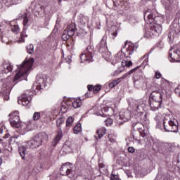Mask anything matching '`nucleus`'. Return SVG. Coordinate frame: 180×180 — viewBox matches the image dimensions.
Here are the masks:
<instances>
[{"mask_svg":"<svg viewBox=\"0 0 180 180\" xmlns=\"http://www.w3.org/2000/svg\"><path fill=\"white\" fill-rule=\"evenodd\" d=\"M144 20L146 23H149L150 25L155 24L153 25V29L155 30V33L156 36H160L162 32V27L161 25L157 24V20L158 17L154 16L153 14V11L148 9L143 15Z\"/></svg>","mask_w":180,"mask_h":180,"instance_id":"5","label":"nucleus"},{"mask_svg":"<svg viewBox=\"0 0 180 180\" xmlns=\"http://www.w3.org/2000/svg\"><path fill=\"white\" fill-rule=\"evenodd\" d=\"M143 58H145V60H143L144 65H147V63H148V53L145 54L143 57L140 58V60H143Z\"/></svg>","mask_w":180,"mask_h":180,"instance_id":"40","label":"nucleus"},{"mask_svg":"<svg viewBox=\"0 0 180 180\" xmlns=\"http://www.w3.org/2000/svg\"><path fill=\"white\" fill-rule=\"evenodd\" d=\"M4 128L0 127V134H2L4 133Z\"/></svg>","mask_w":180,"mask_h":180,"instance_id":"55","label":"nucleus"},{"mask_svg":"<svg viewBox=\"0 0 180 180\" xmlns=\"http://www.w3.org/2000/svg\"><path fill=\"white\" fill-rule=\"evenodd\" d=\"M127 57L129 56H125L124 59L122 60L121 63L122 68L121 70H118V72H123V71L124 70V67H131V65H133V62L127 59Z\"/></svg>","mask_w":180,"mask_h":180,"instance_id":"19","label":"nucleus"},{"mask_svg":"<svg viewBox=\"0 0 180 180\" xmlns=\"http://www.w3.org/2000/svg\"><path fill=\"white\" fill-rule=\"evenodd\" d=\"M137 68H136L134 69L131 70L129 72L125 73L122 77L121 79H124V78H127V77H129V75H130V74H133V72H134V71H136Z\"/></svg>","mask_w":180,"mask_h":180,"instance_id":"35","label":"nucleus"},{"mask_svg":"<svg viewBox=\"0 0 180 180\" xmlns=\"http://www.w3.org/2000/svg\"><path fill=\"white\" fill-rule=\"evenodd\" d=\"M93 91L94 94H98V91H101V86H96L93 88Z\"/></svg>","mask_w":180,"mask_h":180,"instance_id":"42","label":"nucleus"},{"mask_svg":"<svg viewBox=\"0 0 180 180\" xmlns=\"http://www.w3.org/2000/svg\"><path fill=\"white\" fill-rule=\"evenodd\" d=\"M62 138H63V130H61L60 128H59L57 131V134L52 142V146L53 147H56V144H58V141H60Z\"/></svg>","mask_w":180,"mask_h":180,"instance_id":"20","label":"nucleus"},{"mask_svg":"<svg viewBox=\"0 0 180 180\" xmlns=\"http://www.w3.org/2000/svg\"><path fill=\"white\" fill-rule=\"evenodd\" d=\"M155 121L157 129L160 130L165 129V131H172L173 133H178L179 131L178 120L171 118L169 115L158 113L155 117Z\"/></svg>","mask_w":180,"mask_h":180,"instance_id":"2","label":"nucleus"},{"mask_svg":"<svg viewBox=\"0 0 180 180\" xmlns=\"http://www.w3.org/2000/svg\"><path fill=\"white\" fill-rule=\"evenodd\" d=\"M32 12L34 16H38V18H43V16H44V6L40 4H35L32 8Z\"/></svg>","mask_w":180,"mask_h":180,"instance_id":"15","label":"nucleus"},{"mask_svg":"<svg viewBox=\"0 0 180 180\" xmlns=\"http://www.w3.org/2000/svg\"><path fill=\"white\" fill-rule=\"evenodd\" d=\"M32 94L30 91H27L25 93L22 94L18 99L19 105H22L26 108H30L32 105V98L33 96Z\"/></svg>","mask_w":180,"mask_h":180,"instance_id":"8","label":"nucleus"},{"mask_svg":"<svg viewBox=\"0 0 180 180\" xmlns=\"http://www.w3.org/2000/svg\"><path fill=\"white\" fill-rule=\"evenodd\" d=\"M141 79H143V71L138 70L134 75V82L135 85L138 81H141Z\"/></svg>","mask_w":180,"mask_h":180,"instance_id":"24","label":"nucleus"},{"mask_svg":"<svg viewBox=\"0 0 180 180\" xmlns=\"http://www.w3.org/2000/svg\"><path fill=\"white\" fill-rule=\"evenodd\" d=\"M146 140L147 141H146V139H144V141L146 142L147 146H151V142L148 141V139H146Z\"/></svg>","mask_w":180,"mask_h":180,"instance_id":"50","label":"nucleus"},{"mask_svg":"<svg viewBox=\"0 0 180 180\" xmlns=\"http://www.w3.org/2000/svg\"><path fill=\"white\" fill-rule=\"evenodd\" d=\"M159 180H172L171 176L166 174L163 175Z\"/></svg>","mask_w":180,"mask_h":180,"instance_id":"41","label":"nucleus"},{"mask_svg":"<svg viewBox=\"0 0 180 180\" xmlns=\"http://www.w3.org/2000/svg\"><path fill=\"white\" fill-rule=\"evenodd\" d=\"M89 22V18L87 16H82L80 20L81 25H83V26H86V25H88V22Z\"/></svg>","mask_w":180,"mask_h":180,"instance_id":"30","label":"nucleus"},{"mask_svg":"<svg viewBox=\"0 0 180 180\" xmlns=\"http://www.w3.org/2000/svg\"><path fill=\"white\" fill-rule=\"evenodd\" d=\"M43 115H44V112H35L32 116V119L33 120H39Z\"/></svg>","mask_w":180,"mask_h":180,"instance_id":"28","label":"nucleus"},{"mask_svg":"<svg viewBox=\"0 0 180 180\" xmlns=\"http://www.w3.org/2000/svg\"><path fill=\"white\" fill-rule=\"evenodd\" d=\"M18 137H19V136H18V135L13 136L11 138V141H12L13 140H15V139H18Z\"/></svg>","mask_w":180,"mask_h":180,"instance_id":"52","label":"nucleus"},{"mask_svg":"<svg viewBox=\"0 0 180 180\" xmlns=\"http://www.w3.org/2000/svg\"><path fill=\"white\" fill-rule=\"evenodd\" d=\"M162 4L164 5L165 9H169L171 6V0H162Z\"/></svg>","mask_w":180,"mask_h":180,"instance_id":"34","label":"nucleus"},{"mask_svg":"<svg viewBox=\"0 0 180 180\" xmlns=\"http://www.w3.org/2000/svg\"><path fill=\"white\" fill-rule=\"evenodd\" d=\"M66 129H65V133H68V128H65Z\"/></svg>","mask_w":180,"mask_h":180,"instance_id":"58","label":"nucleus"},{"mask_svg":"<svg viewBox=\"0 0 180 180\" xmlns=\"http://www.w3.org/2000/svg\"><path fill=\"white\" fill-rule=\"evenodd\" d=\"M3 86L2 91H0V98L4 101H9V94L12 91V86L4 84V79L0 80V88Z\"/></svg>","mask_w":180,"mask_h":180,"instance_id":"12","label":"nucleus"},{"mask_svg":"<svg viewBox=\"0 0 180 180\" xmlns=\"http://www.w3.org/2000/svg\"><path fill=\"white\" fill-rule=\"evenodd\" d=\"M33 63H34L33 58H25L22 64L20 65V66H18V72L13 79L14 82H19V81H22V79H26V78H27L29 72L32 71Z\"/></svg>","mask_w":180,"mask_h":180,"instance_id":"3","label":"nucleus"},{"mask_svg":"<svg viewBox=\"0 0 180 180\" xmlns=\"http://www.w3.org/2000/svg\"><path fill=\"white\" fill-rule=\"evenodd\" d=\"M12 70H13V67L9 62H4L0 67V71L3 74H8V72H11Z\"/></svg>","mask_w":180,"mask_h":180,"instance_id":"17","label":"nucleus"},{"mask_svg":"<svg viewBox=\"0 0 180 180\" xmlns=\"http://www.w3.org/2000/svg\"><path fill=\"white\" fill-rule=\"evenodd\" d=\"M26 27H24L22 32L20 34V37L18 40V43L25 42V37H27V35L26 34Z\"/></svg>","mask_w":180,"mask_h":180,"instance_id":"27","label":"nucleus"},{"mask_svg":"<svg viewBox=\"0 0 180 180\" xmlns=\"http://www.w3.org/2000/svg\"><path fill=\"white\" fill-rule=\"evenodd\" d=\"M95 53L94 46H89L86 50L80 55L82 63L84 61H94V54Z\"/></svg>","mask_w":180,"mask_h":180,"instance_id":"10","label":"nucleus"},{"mask_svg":"<svg viewBox=\"0 0 180 180\" xmlns=\"http://www.w3.org/2000/svg\"><path fill=\"white\" fill-rule=\"evenodd\" d=\"M150 108L152 110H158L162 103V94L160 91H153L150 95Z\"/></svg>","mask_w":180,"mask_h":180,"instance_id":"6","label":"nucleus"},{"mask_svg":"<svg viewBox=\"0 0 180 180\" xmlns=\"http://www.w3.org/2000/svg\"><path fill=\"white\" fill-rule=\"evenodd\" d=\"M28 23H29V18H27V15L25 14V15L23 16V25L25 27L29 26Z\"/></svg>","mask_w":180,"mask_h":180,"instance_id":"39","label":"nucleus"},{"mask_svg":"<svg viewBox=\"0 0 180 180\" xmlns=\"http://www.w3.org/2000/svg\"><path fill=\"white\" fill-rule=\"evenodd\" d=\"M115 111L113 108L111 107H104L101 108V113H100V116H103V117H107V116H112Z\"/></svg>","mask_w":180,"mask_h":180,"instance_id":"18","label":"nucleus"},{"mask_svg":"<svg viewBox=\"0 0 180 180\" xmlns=\"http://www.w3.org/2000/svg\"><path fill=\"white\" fill-rule=\"evenodd\" d=\"M128 151H129V153H131V154H133V153H134V151H136V149H134V147H129Z\"/></svg>","mask_w":180,"mask_h":180,"instance_id":"45","label":"nucleus"},{"mask_svg":"<svg viewBox=\"0 0 180 180\" xmlns=\"http://www.w3.org/2000/svg\"><path fill=\"white\" fill-rule=\"evenodd\" d=\"M65 61L66 63H68V64H70L71 63V56H68L66 58H65Z\"/></svg>","mask_w":180,"mask_h":180,"instance_id":"48","label":"nucleus"},{"mask_svg":"<svg viewBox=\"0 0 180 180\" xmlns=\"http://www.w3.org/2000/svg\"><path fill=\"white\" fill-rule=\"evenodd\" d=\"M0 143H3L2 139H0Z\"/></svg>","mask_w":180,"mask_h":180,"instance_id":"61","label":"nucleus"},{"mask_svg":"<svg viewBox=\"0 0 180 180\" xmlns=\"http://www.w3.org/2000/svg\"><path fill=\"white\" fill-rule=\"evenodd\" d=\"M67 147H68V146H65L63 147V148H67Z\"/></svg>","mask_w":180,"mask_h":180,"instance_id":"62","label":"nucleus"},{"mask_svg":"<svg viewBox=\"0 0 180 180\" xmlns=\"http://www.w3.org/2000/svg\"><path fill=\"white\" fill-rule=\"evenodd\" d=\"M105 134H106V128L102 127L97 130L96 134L94 136V137L96 140H98L99 139H102Z\"/></svg>","mask_w":180,"mask_h":180,"instance_id":"22","label":"nucleus"},{"mask_svg":"<svg viewBox=\"0 0 180 180\" xmlns=\"http://www.w3.org/2000/svg\"><path fill=\"white\" fill-rule=\"evenodd\" d=\"M87 88H88L89 91H92V86L88 85Z\"/></svg>","mask_w":180,"mask_h":180,"instance_id":"56","label":"nucleus"},{"mask_svg":"<svg viewBox=\"0 0 180 180\" xmlns=\"http://www.w3.org/2000/svg\"><path fill=\"white\" fill-rule=\"evenodd\" d=\"M125 46H128L127 48V56H131L134 53V44L131 42L125 44Z\"/></svg>","mask_w":180,"mask_h":180,"instance_id":"26","label":"nucleus"},{"mask_svg":"<svg viewBox=\"0 0 180 180\" xmlns=\"http://www.w3.org/2000/svg\"><path fill=\"white\" fill-rule=\"evenodd\" d=\"M27 51L29 54H33L34 51V46L33 44H30L27 46Z\"/></svg>","mask_w":180,"mask_h":180,"instance_id":"37","label":"nucleus"},{"mask_svg":"<svg viewBox=\"0 0 180 180\" xmlns=\"http://www.w3.org/2000/svg\"><path fill=\"white\" fill-rule=\"evenodd\" d=\"M112 39H115V37H116L117 36V32H112Z\"/></svg>","mask_w":180,"mask_h":180,"instance_id":"51","label":"nucleus"},{"mask_svg":"<svg viewBox=\"0 0 180 180\" xmlns=\"http://www.w3.org/2000/svg\"><path fill=\"white\" fill-rule=\"evenodd\" d=\"M58 3L60 4L61 3V0H59Z\"/></svg>","mask_w":180,"mask_h":180,"instance_id":"63","label":"nucleus"},{"mask_svg":"<svg viewBox=\"0 0 180 180\" xmlns=\"http://www.w3.org/2000/svg\"><path fill=\"white\" fill-rule=\"evenodd\" d=\"M174 31H175V33H176V34H179L180 33L179 28H178L177 30H174Z\"/></svg>","mask_w":180,"mask_h":180,"instance_id":"54","label":"nucleus"},{"mask_svg":"<svg viewBox=\"0 0 180 180\" xmlns=\"http://www.w3.org/2000/svg\"><path fill=\"white\" fill-rule=\"evenodd\" d=\"M141 136H142V137H146V134H141Z\"/></svg>","mask_w":180,"mask_h":180,"instance_id":"60","label":"nucleus"},{"mask_svg":"<svg viewBox=\"0 0 180 180\" xmlns=\"http://www.w3.org/2000/svg\"><path fill=\"white\" fill-rule=\"evenodd\" d=\"M121 79H117L116 80L112 81L111 83L109 84L110 88H115L117 85V84H120Z\"/></svg>","mask_w":180,"mask_h":180,"instance_id":"36","label":"nucleus"},{"mask_svg":"<svg viewBox=\"0 0 180 180\" xmlns=\"http://www.w3.org/2000/svg\"><path fill=\"white\" fill-rule=\"evenodd\" d=\"M63 123H64V118H63V117L58 118L56 120L57 127H58V128L61 127V125L63 124Z\"/></svg>","mask_w":180,"mask_h":180,"instance_id":"38","label":"nucleus"},{"mask_svg":"<svg viewBox=\"0 0 180 180\" xmlns=\"http://www.w3.org/2000/svg\"><path fill=\"white\" fill-rule=\"evenodd\" d=\"M82 103L81 100H76L72 103V106L75 109H78V108H81Z\"/></svg>","mask_w":180,"mask_h":180,"instance_id":"31","label":"nucleus"},{"mask_svg":"<svg viewBox=\"0 0 180 180\" xmlns=\"http://www.w3.org/2000/svg\"><path fill=\"white\" fill-rule=\"evenodd\" d=\"M98 167L101 171H103V169H105V165L103 163H99Z\"/></svg>","mask_w":180,"mask_h":180,"instance_id":"47","label":"nucleus"},{"mask_svg":"<svg viewBox=\"0 0 180 180\" xmlns=\"http://www.w3.org/2000/svg\"><path fill=\"white\" fill-rule=\"evenodd\" d=\"M9 137V134H6V135L4 136V139H8Z\"/></svg>","mask_w":180,"mask_h":180,"instance_id":"57","label":"nucleus"},{"mask_svg":"<svg viewBox=\"0 0 180 180\" xmlns=\"http://www.w3.org/2000/svg\"><path fill=\"white\" fill-rule=\"evenodd\" d=\"M49 136L44 132H41L36 135L32 139L23 143L21 146L19 145V142H16L17 146H18V151L22 160H25L26 157V148H30L31 150H34V148H38L41 144H45L47 143Z\"/></svg>","mask_w":180,"mask_h":180,"instance_id":"1","label":"nucleus"},{"mask_svg":"<svg viewBox=\"0 0 180 180\" xmlns=\"http://www.w3.org/2000/svg\"><path fill=\"white\" fill-rule=\"evenodd\" d=\"M11 31L13 33H15V34H18V33L20 32V28L19 27V25H15L11 26Z\"/></svg>","mask_w":180,"mask_h":180,"instance_id":"32","label":"nucleus"},{"mask_svg":"<svg viewBox=\"0 0 180 180\" xmlns=\"http://www.w3.org/2000/svg\"><path fill=\"white\" fill-rule=\"evenodd\" d=\"M144 109H146V104L143 101L138 102L134 106V115L139 117L143 127H148L150 120H148Z\"/></svg>","mask_w":180,"mask_h":180,"instance_id":"4","label":"nucleus"},{"mask_svg":"<svg viewBox=\"0 0 180 180\" xmlns=\"http://www.w3.org/2000/svg\"><path fill=\"white\" fill-rule=\"evenodd\" d=\"M125 57H126L125 54H123V53L122 52H119L114 56V58L111 60V61H117V62L123 61Z\"/></svg>","mask_w":180,"mask_h":180,"instance_id":"25","label":"nucleus"},{"mask_svg":"<svg viewBox=\"0 0 180 180\" xmlns=\"http://www.w3.org/2000/svg\"><path fill=\"white\" fill-rule=\"evenodd\" d=\"M155 74V78H157V79H160V77H162L161 73L158 71H156Z\"/></svg>","mask_w":180,"mask_h":180,"instance_id":"46","label":"nucleus"},{"mask_svg":"<svg viewBox=\"0 0 180 180\" xmlns=\"http://www.w3.org/2000/svg\"><path fill=\"white\" fill-rule=\"evenodd\" d=\"M73 34H75V24H70L68 26L67 29L63 31L62 39L63 41H67Z\"/></svg>","mask_w":180,"mask_h":180,"instance_id":"14","label":"nucleus"},{"mask_svg":"<svg viewBox=\"0 0 180 180\" xmlns=\"http://www.w3.org/2000/svg\"><path fill=\"white\" fill-rule=\"evenodd\" d=\"M100 53H102L103 58H105L106 61H112V53L108 50V46H106V37H103L102 40L100 43Z\"/></svg>","mask_w":180,"mask_h":180,"instance_id":"9","label":"nucleus"},{"mask_svg":"<svg viewBox=\"0 0 180 180\" xmlns=\"http://www.w3.org/2000/svg\"><path fill=\"white\" fill-rule=\"evenodd\" d=\"M172 151V146L169 143H165L162 148V154L169 155Z\"/></svg>","mask_w":180,"mask_h":180,"instance_id":"21","label":"nucleus"},{"mask_svg":"<svg viewBox=\"0 0 180 180\" xmlns=\"http://www.w3.org/2000/svg\"><path fill=\"white\" fill-rule=\"evenodd\" d=\"M71 167H72V165L68 162L63 165L60 169V175L65 176H67V175H70L71 174Z\"/></svg>","mask_w":180,"mask_h":180,"instance_id":"16","label":"nucleus"},{"mask_svg":"<svg viewBox=\"0 0 180 180\" xmlns=\"http://www.w3.org/2000/svg\"><path fill=\"white\" fill-rule=\"evenodd\" d=\"M1 152V148H0V153Z\"/></svg>","mask_w":180,"mask_h":180,"instance_id":"64","label":"nucleus"},{"mask_svg":"<svg viewBox=\"0 0 180 180\" xmlns=\"http://www.w3.org/2000/svg\"><path fill=\"white\" fill-rule=\"evenodd\" d=\"M46 82H47V78L46 76L37 75L36 78V82L32 86V91H40L46 88Z\"/></svg>","mask_w":180,"mask_h":180,"instance_id":"11","label":"nucleus"},{"mask_svg":"<svg viewBox=\"0 0 180 180\" xmlns=\"http://www.w3.org/2000/svg\"><path fill=\"white\" fill-rule=\"evenodd\" d=\"M74 123V118L72 117H69L66 120V127H71Z\"/></svg>","mask_w":180,"mask_h":180,"instance_id":"33","label":"nucleus"},{"mask_svg":"<svg viewBox=\"0 0 180 180\" xmlns=\"http://www.w3.org/2000/svg\"><path fill=\"white\" fill-rule=\"evenodd\" d=\"M134 141H136L138 144H141V141L140 139H137L135 138L134 135L133 136Z\"/></svg>","mask_w":180,"mask_h":180,"instance_id":"49","label":"nucleus"},{"mask_svg":"<svg viewBox=\"0 0 180 180\" xmlns=\"http://www.w3.org/2000/svg\"><path fill=\"white\" fill-rule=\"evenodd\" d=\"M82 131V127H81V124H77L75 127H74V133L75 134H79Z\"/></svg>","mask_w":180,"mask_h":180,"instance_id":"29","label":"nucleus"},{"mask_svg":"<svg viewBox=\"0 0 180 180\" xmlns=\"http://www.w3.org/2000/svg\"><path fill=\"white\" fill-rule=\"evenodd\" d=\"M0 165H2V159L0 158Z\"/></svg>","mask_w":180,"mask_h":180,"instance_id":"59","label":"nucleus"},{"mask_svg":"<svg viewBox=\"0 0 180 180\" xmlns=\"http://www.w3.org/2000/svg\"><path fill=\"white\" fill-rule=\"evenodd\" d=\"M108 140L110 143H115L116 141V139L112 137V135H108Z\"/></svg>","mask_w":180,"mask_h":180,"instance_id":"44","label":"nucleus"},{"mask_svg":"<svg viewBox=\"0 0 180 180\" xmlns=\"http://www.w3.org/2000/svg\"><path fill=\"white\" fill-rule=\"evenodd\" d=\"M145 36L146 37H153V36H157L153 25H150L148 30H146Z\"/></svg>","mask_w":180,"mask_h":180,"instance_id":"23","label":"nucleus"},{"mask_svg":"<svg viewBox=\"0 0 180 180\" xmlns=\"http://www.w3.org/2000/svg\"><path fill=\"white\" fill-rule=\"evenodd\" d=\"M9 122L12 127L14 129H20V134H25L26 129L22 123L20 122V118L19 117V111H14L9 115Z\"/></svg>","mask_w":180,"mask_h":180,"instance_id":"7","label":"nucleus"},{"mask_svg":"<svg viewBox=\"0 0 180 180\" xmlns=\"http://www.w3.org/2000/svg\"><path fill=\"white\" fill-rule=\"evenodd\" d=\"M0 127L5 128V124H4L3 121L0 122Z\"/></svg>","mask_w":180,"mask_h":180,"instance_id":"53","label":"nucleus"},{"mask_svg":"<svg viewBox=\"0 0 180 180\" xmlns=\"http://www.w3.org/2000/svg\"><path fill=\"white\" fill-rule=\"evenodd\" d=\"M130 120V112H120L119 115H117L115 119L116 124L118 126H122L124 122H127Z\"/></svg>","mask_w":180,"mask_h":180,"instance_id":"13","label":"nucleus"},{"mask_svg":"<svg viewBox=\"0 0 180 180\" xmlns=\"http://www.w3.org/2000/svg\"><path fill=\"white\" fill-rule=\"evenodd\" d=\"M112 123H113V121H112V119H110V118H108V119L105 120V124H106V126H110V124H112Z\"/></svg>","mask_w":180,"mask_h":180,"instance_id":"43","label":"nucleus"}]
</instances>
